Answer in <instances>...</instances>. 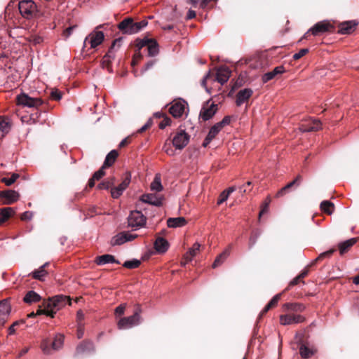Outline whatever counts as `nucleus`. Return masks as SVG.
Listing matches in <instances>:
<instances>
[{"instance_id":"obj_1","label":"nucleus","mask_w":359,"mask_h":359,"mask_svg":"<svg viewBox=\"0 0 359 359\" xmlns=\"http://www.w3.org/2000/svg\"><path fill=\"white\" fill-rule=\"evenodd\" d=\"M67 304H71V300L69 297L65 295H56L44 303V309H39L37 314H46L52 318L56 312Z\"/></svg>"},{"instance_id":"obj_2","label":"nucleus","mask_w":359,"mask_h":359,"mask_svg":"<svg viewBox=\"0 0 359 359\" xmlns=\"http://www.w3.org/2000/svg\"><path fill=\"white\" fill-rule=\"evenodd\" d=\"M142 310L140 306L137 307L133 315L127 317H121L117 320V327L118 330H128L133 327L138 325L142 320Z\"/></svg>"},{"instance_id":"obj_3","label":"nucleus","mask_w":359,"mask_h":359,"mask_svg":"<svg viewBox=\"0 0 359 359\" xmlns=\"http://www.w3.org/2000/svg\"><path fill=\"white\" fill-rule=\"evenodd\" d=\"M20 15L27 20L35 18L38 13V8L33 0H22L18 3Z\"/></svg>"},{"instance_id":"obj_4","label":"nucleus","mask_w":359,"mask_h":359,"mask_svg":"<svg viewBox=\"0 0 359 359\" xmlns=\"http://www.w3.org/2000/svg\"><path fill=\"white\" fill-rule=\"evenodd\" d=\"M333 28V25L328 20L320 21L311 27L304 34L303 38L307 39L310 35L321 36L325 33L332 32Z\"/></svg>"},{"instance_id":"obj_5","label":"nucleus","mask_w":359,"mask_h":359,"mask_svg":"<svg viewBox=\"0 0 359 359\" xmlns=\"http://www.w3.org/2000/svg\"><path fill=\"white\" fill-rule=\"evenodd\" d=\"M18 105L25 107L37 108L43 104V101L39 97H32L25 93H22L16 97Z\"/></svg>"},{"instance_id":"obj_6","label":"nucleus","mask_w":359,"mask_h":359,"mask_svg":"<svg viewBox=\"0 0 359 359\" xmlns=\"http://www.w3.org/2000/svg\"><path fill=\"white\" fill-rule=\"evenodd\" d=\"M146 221V217L139 210L131 211L128 217V226L135 229H140L144 226Z\"/></svg>"},{"instance_id":"obj_7","label":"nucleus","mask_w":359,"mask_h":359,"mask_svg":"<svg viewBox=\"0 0 359 359\" xmlns=\"http://www.w3.org/2000/svg\"><path fill=\"white\" fill-rule=\"evenodd\" d=\"M104 39V35L102 31L94 30L86 37L83 46L86 47L89 43L91 48H95L102 43Z\"/></svg>"},{"instance_id":"obj_8","label":"nucleus","mask_w":359,"mask_h":359,"mask_svg":"<svg viewBox=\"0 0 359 359\" xmlns=\"http://www.w3.org/2000/svg\"><path fill=\"white\" fill-rule=\"evenodd\" d=\"M187 103L183 100H175L171 103L169 112L174 118H180L186 112Z\"/></svg>"},{"instance_id":"obj_9","label":"nucleus","mask_w":359,"mask_h":359,"mask_svg":"<svg viewBox=\"0 0 359 359\" xmlns=\"http://www.w3.org/2000/svg\"><path fill=\"white\" fill-rule=\"evenodd\" d=\"M189 135L184 130L176 133L172 138V144L177 149H182L189 142Z\"/></svg>"},{"instance_id":"obj_10","label":"nucleus","mask_w":359,"mask_h":359,"mask_svg":"<svg viewBox=\"0 0 359 359\" xmlns=\"http://www.w3.org/2000/svg\"><path fill=\"white\" fill-rule=\"evenodd\" d=\"M306 318L299 314L287 313L280 316V323L282 325L302 323Z\"/></svg>"},{"instance_id":"obj_11","label":"nucleus","mask_w":359,"mask_h":359,"mask_svg":"<svg viewBox=\"0 0 359 359\" xmlns=\"http://www.w3.org/2000/svg\"><path fill=\"white\" fill-rule=\"evenodd\" d=\"M130 180L131 175L130 172H126L122 182L118 186L111 188V195L112 198H118L121 195H122L124 190H126L128 187Z\"/></svg>"},{"instance_id":"obj_12","label":"nucleus","mask_w":359,"mask_h":359,"mask_svg":"<svg viewBox=\"0 0 359 359\" xmlns=\"http://www.w3.org/2000/svg\"><path fill=\"white\" fill-rule=\"evenodd\" d=\"M302 132H312L322 129V123L318 119L309 118L302 122L299 126Z\"/></svg>"},{"instance_id":"obj_13","label":"nucleus","mask_w":359,"mask_h":359,"mask_svg":"<svg viewBox=\"0 0 359 359\" xmlns=\"http://www.w3.org/2000/svg\"><path fill=\"white\" fill-rule=\"evenodd\" d=\"M217 111V104L212 103L209 104V102H207L201 109L200 111V117L203 121H208L213 117Z\"/></svg>"},{"instance_id":"obj_14","label":"nucleus","mask_w":359,"mask_h":359,"mask_svg":"<svg viewBox=\"0 0 359 359\" xmlns=\"http://www.w3.org/2000/svg\"><path fill=\"white\" fill-rule=\"evenodd\" d=\"M118 28L124 34H133L137 33L135 22L133 19L130 18H126L121 21L118 24Z\"/></svg>"},{"instance_id":"obj_15","label":"nucleus","mask_w":359,"mask_h":359,"mask_svg":"<svg viewBox=\"0 0 359 359\" xmlns=\"http://www.w3.org/2000/svg\"><path fill=\"white\" fill-rule=\"evenodd\" d=\"M121 38L116 39L113 41L108 53L103 57L104 63H109L111 60L115 57V53L121 48Z\"/></svg>"},{"instance_id":"obj_16","label":"nucleus","mask_w":359,"mask_h":359,"mask_svg":"<svg viewBox=\"0 0 359 359\" xmlns=\"http://www.w3.org/2000/svg\"><path fill=\"white\" fill-rule=\"evenodd\" d=\"M11 311V305L6 299L0 302V325H4L8 320Z\"/></svg>"},{"instance_id":"obj_17","label":"nucleus","mask_w":359,"mask_h":359,"mask_svg":"<svg viewBox=\"0 0 359 359\" xmlns=\"http://www.w3.org/2000/svg\"><path fill=\"white\" fill-rule=\"evenodd\" d=\"M231 76V71L228 67H221L217 69L216 77L214 81H217L223 85L226 83Z\"/></svg>"},{"instance_id":"obj_18","label":"nucleus","mask_w":359,"mask_h":359,"mask_svg":"<svg viewBox=\"0 0 359 359\" xmlns=\"http://www.w3.org/2000/svg\"><path fill=\"white\" fill-rule=\"evenodd\" d=\"M141 201L153 205L155 206H161L162 205L163 198L153 194H143L140 198Z\"/></svg>"},{"instance_id":"obj_19","label":"nucleus","mask_w":359,"mask_h":359,"mask_svg":"<svg viewBox=\"0 0 359 359\" xmlns=\"http://www.w3.org/2000/svg\"><path fill=\"white\" fill-rule=\"evenodd\" d=\"M253 91L250 88H244L239 90L236 95V103L237 106L242 105L252 96Z\"/></svg>"},{"instance_id":"obj_20","label":"nucleus","mask_w":359,"mask_h":359,"mask_svg":"<svg viewBox=\"0 0 359 359\" xmlns=\"http://www.w3.org/2000/svg\"><path fill=\"white\" fill-rule=\"evenodd\" d=\"M358 23L353 20L343 22L339 25L338 32L341 34H349L355 29Z\"/></svg>"},{"instance_id":"obj_21","label":"nucleus","mask_w":359,"mask_h":359,"mask_svg":"<svg viewBox=\"0 0 359 359\" xmlns=\"http://www.w3.org/2000/svg\"><path fill=\"white\" fill-rule=\"evenodd\" d=\"M154 245V249L159 254L165 253L169 248V243L162 237L156 238Z\"/></svg>"},{"instance_id":"obj_22","label":"nucleus","mask_w":359,"mask_h":359,"mask_svg":"<svg viewBox=\"0 0 359 359\" xmlns=\"http://www.w3.org/2000/svg\"><path fill=\"white\" fill-rule=\"evenodd\" d=\"M1 196L6 199V204H12L16 202L20 197L19 194L14 190H8L1 192Z\"/></svg>"},{"instance_id":"obj_23","label":"nucleus","mask_w":359,"mask_h":359,"mask_svg":"<svg viewBox=\"0 0 359 359\" xmlns=\"http://www.w3.org/2000/svg\"><path fill=\"white\" fill-rule=\"evenodd\" d=\"M10 119L6 116H0V139L3 138L11 130Z\"/></svg>"},{"instance_id":"obj_24","label":"nucleus","mask_w":359,"mask_h":359,"mask_svg":"<svg viewBox=\"0 0 359 359\" xmlns=\"http://www.w3.org/2000/svg\"><path fill=\"white\" fill-rule=\"evenodd\" d=\"M283 309L287 312H303L306 306L302 303H286L283 306Z\"/></svg>"},{"instance_id":"obj_25","label":"nucleus","mask_w":359,"mask_h":359,"mask_svg":"<svg viewBox=\"0 0 359 359\" xmlns=\"http://www.w3.org/2000/svg\"><path fill=\"white\" fill-rule=\"evenodd\" d=\"M222 128L216 123L209 130L208 135L206 136L204 142L203 143V146L206 147L210 142L217 136V135L219 133Z\"/></svg>"},{"instance_id":"obj_26","label":"nucleus","mask_w":359,"mask_h":359,"mask_svg":"<svg viewBox=\"0 0 359 359\" xmlns=\"http://www.w3.org/2000/svg\"><path fill=\"white\" fill-rule=\"evenodd\" d=\"M284 72L285 69L283 66L276 67L272 71L269 72L262 76V81L264 83H266L273 79L276 75L283 74Z\"/></svg>"},{"instance_id":"obj_27","label":"nucleus","mask_w":359,"mask_h":359,"mask_svg":"<svg viewBox=\"0 0 359 359\" xmlns=\"http://www.w3.org/2000/svg\"><path fill=\"white\" fill-rule=\"evenodd\" d=\"M302 176L299 175H297L293 181L288 183L287 185H285L284 187H283L281 189H280L277 192L276 196L281 197V196H284L289 189H290L291 187H292L294 185L299 186L302 182Z\"/></svg>"},{"instance_id":"obj_28","label":"nucleus","mask_w":359,"mask_h":359,"mask_svg":"<svg viewBox=\"0 0 359 359\" xmlns=\"http://www.w3.org/2000/svg\"><path fill=\"white\" fill-rule=\"evenodd\" d=\"M302 176L299 175H297L293 181L288 183L287 185H285L284 187H283L281 189H280L277 192L276 196L281 197V196H284L289 189H290L291 187H292L294 185L299 186L302 182Z\"/></svg>"},{"instance_id":"obj_29","label":"nucleus","mask_w":359,"mask_h":359,"mask_svg":"<svg viewBox=\"0 0 359 359\" xmlns=\"http://www.w3.org/2000/svg\"><path fill=\"white\" fill-rule=\"evenodd\" d=\"M302 176L299 175H297L293 181L288 183L287 185H285L284 187H283L281 189H280L277 192L276 196L281 197V196H284L289 189H290L291 187H292L294 185L299 186L302 182Z\"/></svg>"},{"instance_id":"obj_30","label":"nucleus","mask_w":359,"mask_h":359,"mask_svg":"<svg viewBox=\"0 0 359 359\" xmlns=\"http://www.w3.org/2000/svg\"><path fill=\"white\" fill-rule=\"evenodd\" d=\"M187 220L183 217H170L167 220L168 226L170 228L182 227L187 224Z\"/></svg>"},{"instance_id":"obj_31","label":"nucleus","mask_w":359,"mask_h":359,"mask_svg":"<svg viewBox=\"0 0 359 359\" xmlns=\"http://www.w3.org/2000/svg\"><path fill=\"white\" fill-rule=\"evenodd\" d=\"M231 250V246L229 245L221 254H219L215 259V261L212 264V268L215 269V268H217V266H220L230 255Z\"/></svg>"},{"instance_id":"obj_32","label":"nucleus","mask_w":359,"mask_h":359,"mask_svg":"<svg viewBox=\"0 0 359 359\" xmlns=\"http://www.w3.org/2000/svg\"><path fill=\"white\" fill-rule=\"evenodd\" d=\"M95 262L97 265H104L108 263L120 264L118 261L115 259L114 256L108 254L97 257Z\"/></svg>"},{"instance_id":"obj_33","label":"nucleus","mask_w":359,"mask_h":359,"mask_svg":"<svg viewBox=\"0 0 359 359\" xmlns=\"http://www.w3.org/2000/svg\"><path fill=\"white\" fill-rule=\"evenodd\" d=\"M357 242V239L355 238L346 240L342 243H340L338 245L339 252L343 255L348 252L349 249Z\"/></svg>"},{"instance_id":"obj_34","label":"nucleus","mask_w":359,"mask_h":359,"mask_svg":"<svg viewBox=\"0 0 359 359\" xmlns=\"http://www.w3.org/2000/svg\"><path fill=\"white\" fill-rule=\"evenodd\" d=\"M15 213V210L10 207L0 209V225L7 221Z\"/></svg>"},{"instance_id":"obj_35","label":"nucleus","mask_w":359,"mask_h":359,"mask_svg":"<svg viewBox=\"0 0 359 359\" xmlns=\"http://www.w3.org/2000/svg\"><path fill=\"white\" fill-rule=\"evenodd\" d=\"M201 245L198 243H195L193 246L184 254V258L188 261H191L200 251Z\"/></svg>"},{"instance_id":"obj_36","label":"nucleus","mask_w":359,"mask_h":359,"mask_svg":"<svg viewBox=\"0 0 359 359\" xmlns=\"http://www.w3.org/2000/svg\"><path fill=\"white\" fill-rule=\"evenodd\" d=\"M118 156V151L115 149L111 150L107 155V156L105 158V160L103 163L104 168H107V167L111 166L116 161Z\"/></svg>"},{"instance_id":"obj_37","label":"nucleus","mask_w":359,"mask_h":359,"mask_svg":"<svg viewBox=\"0 0 359 359\" xmlns=\"http://www.w3.org/2000/svg\"><path fill=\"white\" fill-rule=\"evenodd\" d=\"M23 300L25 303L32 304L39 302L41 300V297L36 292L31 290L25 294Z\"/></svg>"},{"instance_id":"obj_38","label":"nucleus","mask_w":359,"mask_h":359,"mask_svg":"<svg viewBox=\"0 0 359 359\" xmlns=\"http://www.w3.org/2000/svg\"><path fill=\"white\" fill-rule=\"evenodd\" d=\"M48 265V263H45L42 265L39 269L35 270L32 273V277L34 279L43 280V278L46 276L47 272L45 270V267Z\"/></svg>"},{"instance_id":"obj_39","label":"nucleus","mask_w":359,"mask_h":359,"mask_svg":"<svg viewBox=\"0 0 359 359\" xmlns=\"http://www.w3.org/2000/svg\"><path fill=\"white\" fill-rule=\"evenodd\" d=\"M280 294H276L262 311L261 314L264 315L267 313L271 308L275 307L280 299Z\"/></svg>"},{"instance_id":"obj_40","label":"nucleus","mask_w":359,"mask_h":359,"mask_svg":"<svg viewBox=\"0 0 359 359\" xmlns=\"http://www.w3.org/2000/svg\"><path fill=\"white\" fill-rule=\"evenodd\" d=\"M64 343V336L62 334H56L53 341L51 343V347L53 350L57 351L62 348Z\"/></svg>"},{"instance_id":"obj_41","label":"nucleus","mask_w":359,"mask_h":359,"mask_svg":"<svg viewBox=\"0 0 359 359\" xmlns=\"http://www.w3.org/2000/svg\"><path fill=\"white\" fill-rule=\"evenodd\" d=\"M320 209L323 212L327 215H331L334 209V205L332 203L329 201H323L320 203Z\"/></svg>"},{"instance_id":"obj_42","label":"nucleus","mask_w":359,"mask_h":359,"mask_svg":"<svg viewBox=\"0 0 359 359\" xmlns=\"http://www.w3.org/2000/svg\"><path fill=\"white\" fill-rule=\"evenodd\" d=\"M93 347V344L90 341H83L81 342L76 349V354H82L86 351L91 349Z\"/></svg>"},{"instance_id":"obj_43","label":"nucleus","mask_w":359,"mask_h":359,"mask_svg":"<svg viewBox=\"0 0 359 359\" xmlns=\"http://www.w3.org/2000/svg\"><path fill=\"white\" fill-rule=\"evenodd\" d=\"M299 353L302 358H309L315 353V351L305 345H302L299 348Z\"/></svg>"},{"instance_id":"obj_44","label":"nucleus","mask_w":359,"mask_h":359,"mask_svg":"<svg viewBox=\"0 0 359 359\" xmlns=\"http://www.w3.org/2000/svg\"><path fill=\"white\" fill-rule=\"evenodd\" d=\"M125 243H126V236L125 234L123 233V232H121L117 235L114 236L111 241V244L112 245H120Z\"/></svg>"},{"instance_id":"obj_45","label":"nucleus","mask_w":359,"mask_h":359,"mask_svg":"<svg viewBox=\"0 0 359 359\" xmlns=\"http://www.w3.org/2000/svg\"><path fill=\"white\" fill-rule=\"evenodd\" d=\"M151 189L152 191H161L163 189V186L161 184V177L158 175H156L154 179V181L151 183Z\"/></svg>"},{"instance_id":"obj_46","label":"nucleus","mask_w":359,"mask_h":359,"mask_svg":"<svg viewBox=\"0 0 359 359\" xmlns=\"http://www.w3.org/2000/svg\"><path fill=\"white\" fill-rule=\"evenodd\" d=\"M147 46L149 55L150 56H154L158 53V44L155 40L151 39Z\"/></svg>"},{"instance_id":"obj_47","label":"nucleus","mask_w":359,"mask_h":359,"mask_svg":"<svg viewBox=\"0 0 359 359\" xmlns=\"http://www.w3.org/2000/svg\"><path fill=\"white\" fill-rule=\"evenodd\" d=\"M141 264V262L138 259H133L126 261L123 263V266L127 269H136Z\"/></svg>"},{"instance_id":"obj_48","label":"nucleus","mask_w":359,"mask_h":359,"mask_svg":"<svg viewBox=\"0 0 359 359\" xmlns=\"http://www.w3.org/2000/svg\"><path fill=\"white\" fill-rule=\"evenodd\" d=\"M51 343L48 339H43L41 344V348L43 353L50 354L51 353L52 347H50Z\"/></svg>"},{"instance_id":"obj_49","label":"nucleus","mask_w":359,"mask_h":359,"mask_svg":"<svg viewBox=\"0 0 359 359\" xmlns=\"http://www.w3.org/2000/svg\"><path fill=\"white\" fill-rule=\"evenodd\" d=\"M20 175L17 173H13L10 178L4 177L2 182L7 186L13 184L18 178Z\"/></svg>"},{"instance_id":"obj_50","label":"nucleus","mask_w":359,"mask_h":359,"mask_svg":"<svg viewBox=\"0 0 359 359\" xmlns=\"http://www.w3.org/2000/svg\"><path fill=\"white\" fill-rule=\"evenodd\" d=\"M151 39H149L147 38L144 39H137L136 40V46L138 48V51H140V49L143 47L148 46V43H149Z\"/></svg>"},{"instance_id":"obj_51","label":"nucleus","mask_w":359,"mask_h":359,"mask_svg":"<svg viewBox=\"0 0 359 359\" xmlns=\"http://www.w3.org/2000/svg\"><path fill=\"white\" fill-rule=\"evenodd\" d=\"M126 309V304H121L119 306H118L114 310V315L116 318L122 316L125 313Z\"/></svg>"},{"instance_id":"obj_52","label":"nucleus","mask_w":359,"mask_h":359,"mask_svg":"<svg viewBox=\"0 0 359 359\" xmlns=\"http://www.w3.org/2000/svg\"><path fill=\"white\" fill-rule=\"evenodd\" d=\"M171 123V119L167 115H163V119L159 123V128L161 129H164L165 127L170 126Z\"/></svg>"},{"instance_id":"obj_53","label":"nucleus","mask_w":359,"mask_h":359,"mask_svg":"<svg viewBox=\"0 0 359 359\" xmlns=\"http://www.w3.org/2000/svg\"><path fill=\"white\" fill-rule=\"evenodd\" d=\"M335 251V249H330L326 252H322L319 255V256L315 259V262H318L319 260H322L326 257H330L333 252Z\"/></svg>"},{"instance_id":"obj_54","label":"nucleus","mask_w":359,"mask_h":359,"mask_svg":"<svg viewBox=\"0 0 359 359\" xmlns=\"http://www.w3.org/2000/svg\"><path fill=\"white\" fill-rule=\"evenodd\" d=\"M105 168H104V165H102L101 168L93 174V177H94V179H95L96 180H99L103 176H104L105 175V172H104Z\"/></svg>"},{"instance_id":"obj_55","label":"nucleus","mask_w":359,"mask_h":359,"mask_svg":"<svg viewBox=\"0 0 359 359\" xmlns=\"http://www.w3.org/2000/svg\"><path fill=\"white\" fill-rule=\"evenodd\" d=\"M309 53L308 48H302L298 53L294 54L293 59L297 60Z\"/></svg>"},{"instance_id":"obj_56","label":"nucleus","mask_w":359,"mask_h":359,"mask_svg":"<svg viewBox=\"0 0 359 359\" xmlns=\"http://www.w3.org/2000/svg\"><path fill=\"white\" fill-rule=\"evenodd\" d=\"M76 25H73L65 29L62 32V36L65 39H68L72 34L73 30L76 27Z\"/></svg>"},{"instance_id":"obj_57","label":"nucleus","mask_w":359,"mask_h":359,"mask_svg":"<svg viewBox=\"0 0 359 359\" xmlns=\"http://www.w3.org/2000/svg\"><path fill=\"white\" fill-rule=\"evenodd\" d=\"M271 202V199L269 197H268L265 201V203L263 204L262 208L259 212V217H260L263 214L267 212L269 210V203Z\"/></svg>"},{"instance_id":"obj_58","label":"nucleus","mask_w":359,"mask_h":359,"mask_svg":"<svg viewBox=\"0 0 359 359\" xmlns=\"http://www.w3.org/2000/svg\"><path fill=\"white\" fill-rule=\"evenodd\" d=\"M231 122V117L229 116H224L223 119L217 123V124L222 129L224 126L229 125Z\"/></svg>"},{"instance_id":"obj_59","label":"nucleus","mask_w":359,"mask_h":359,"mask_svg":"<svg viewBox=\"0 0 359 359\" xmlns=\"http://www.w3.org/2000/svg\"><path fill=\"white\" fill-rule=\"evenodd\" d=\"M147 24L148 22L147 20H142L138 22H135L137 33L140 32L142 29L145 27L147 25Z\"/></svg>"},{"instance_id":"obj_60","label":"nucleus","mask_w":359,"mask_h":359,"mask_svg":"<svg viewBox=\"0 0 359 359\" xmlns=\"http://www.w3.org/2000/svg\"><path fill=\"white\" fill-rule=\"evenodd\" d=\"M142 55L140 53V51H137L134 56H133V60H132V62H131V65L133 66L137 64V62L142 59Z\"/></svg>"},{"instance_id":"obj_61","label":"nucleus","mask_w":359,"mask_h":359,"mask_svg":"<svg viewBox=\"0 0 359 359\" xmlns=\"http://www.w3.org/2000/svg\"><path fill=\"white\" fill-rule=\"evenodd\" d=\"M229 198V196H228V193L227 192H224V191L220 194L219 196V198H218V201H217V204L218 205H221L222 203H223L224 201H226L227 200V198Z\"/></svg>"},{"instance_id":"obj_62","label":"nucleus","mask_w":359,"mask_h":359,"mask_svg":"<svg viewBox=\"0 0 359 359\" xmlns=\"http://www.w3.org/2000/svg\"><path fill=\"white\" fill-rule=\"evenodd\" d=\"M111 187V185L110 184V183L108 182L107 180L102 182L97 186V188L99 189H109Z\"/></svg>"},{"instance_id":"obj_63","label":"nucleus","mask_w":359,"mask_h":359,"mask_svg":"<svg viewBox=\"0 0 359 359\" xmlns=\"http://www.w3.org/2000/svg\"><path fill=\"white\" fill-rule=\"evenodd\" d=\"M50 97L53 100H60L62 98V94L57 90H55L51 92Z\"/></svg>"},{"instance_id":"obj_64","label":"nucleus","mask_w":359,"mask_h":359,"mask_svg":"<svg viewBox=\"0 0 359 359\" xmlns=\"http://www.w3.org/2000/svg\"><path fill=\"white\" fill-rule=\"evenodd\" d=\"M123 234L126 236V241H132L137 237V234H132L130 232L123 231Z\"/></svg>"}]
</instances>
